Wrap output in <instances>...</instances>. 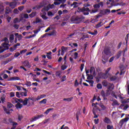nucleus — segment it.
Here are the masks:
<instances>
[{
	"instance_id": "f257e3e1",
	"label": "nucleus",
	"mask_w": 129,
	"mask_h": 129,
	"mask_svg": "<svg viewBox=\"0 0 129 129\" xmlns=\"http://www.w3.org/2000/svg\"><path fill=\"white\" fill-rule=\"evenodd\" d=\"M84 7L83 8H81L80 7L78 8L77 12L78 13H83L85 16H88L89 15V12H90V9L87 8V7H90V4H86L84 5Z\"/></svg>"
},
{
	"instance_id": "f03ea898",
	"label": "nucleus",
	"mask_w": 129,
	"mask_h": 129,
	"mask_svg": "<svg viewBox=\"0 0 129 129\" xmlns=\"http://www.w3.org/2000/svg\"><path fill=\"white\" fill-rule=\"evenodd\" d=\"M84 19H85V17L83 16H78L76 17H72L71 21L72 22H75L76 24H80V23L83 22Z\"/></svg>"
},
{
	"instance_id": "7ed1b4c3",
	"label": "nucleus",
	"mask_w": 129,
	"mask_h": 129,
	"mask_svg": "<svg viewBox=\"0 0 129 129\" xmlns=\"http://www.w3.org/2000/svg\"><path fill=\"white\" fill-rule=\"evenodd\" d=\"M41 117H44L43 114H40V115H38L37 116H35L30 119V122H34V121H36V120H38V119H39V118H41Z\"/></svg>"
},
{
	"instance_id": "20e7f679",
	"label": "nucleus",
	"mask_w": 129,
	"mask_h": 129,
	"mask_svg": "<svg viewBox=\"0 0 129 129\" xmlns=\"http://www.w3.org/2000/svg\"><path fill=\"white\" fill-rule=\"evenodd\" d=\"M98 77L100 79H107L108 76H107L106 73H103L102 72H100L98 74Z\"/></svg>"
},
{
	"instance_id": "39448f33",
	"label": "nucleus",
	"mask_w": 129,
	"mask_h": 129,
	"mask_svg": "<svg viewBox=\"0 0 129 129\" xmlns=\"http://www.w3.org/2000/svg\"><path fill=\"white\" fill-rule=\"evenodd\" d=\"M100 14L102 15V16H105L107 15V14H110V10L108 9H103L102 10L100 11Z\"/></svg>"
},
{
	"instance_id": "423d86ee",
	"label": "nucleus",
	"mask_w": 129,
	"mask_h": 129,
	"mask_svg": "<svg viewBox=\"0 0 129 129\" xmlns=\"http://www.w3.org/2000/svg\"><path fill=\"white\" fill-rule=\"evenodd\" d=\"M128 119H129L128 117H127L121 119L119 122V124L120 126L121 127H122V125H123V124L124 123V122H127V121H128Z\"/></svg>"
},
{
	"instance_id": "0eeeda50",
	"label": "nucleus",
	"mask_w": 129,
	"mask_h": 129,
	"mask_svg": "<svg viewBox=\"0 0 129 129\" xmlns=\"http://www.w3.org/2000/svg\"><path fill=\"white\" fill-rule=\"evenodd\" d=\"M103 6H104L103 2H101L98 4H95L93 6V8H94V9H99L100 7L101 8H103Z\"/></svg>"
},
{
	"instance_id": "6e6552de",
	"label": "nucleus",
	"mask_w": 129,
	"mask_h": 129,
	"mask_svg": "<svg viewBox=\"0 0 129 129\" xmlns=\"http://www.w3.org/2000/svg\"><path fill=\"white\" fill-rule=\"evenodd\" d=\"M23 65L25 66V67H27V68H31V64H30V62L28 60H25L22 62Z\"/></svg>"
},
{
	"instance_id": "1a4fd4ad",
	"label": "nucleus",
	"mask_w": 129,
	"mask_h": 129,
	"mask_svg": "<svg viewBox=\"0 0 129 129\" xmlns=\"http://www.w3.org/2000/svg\"><path fill=\"white\" fill-rule=\"evenodd\" d=\"M8 45H9V43H2V46H3L4 49H1V51L4 50V52H5L6 50H9V46H8Z\"/></svg>"
},
{
	"instance_id": "9d476101",
	"label": "nucleus",
	"mask_w": 129,
	"mask_h": 129,
	"mask_svg": "<svg viewBox=\"0 0 129 129\" xmlns=\"http://www.w3.org/2000/svg\"><path fill=\"white\" fill-rule=\"evenodd\" d=\"M44 7V4H43V3H40V5H37L34 7H33L32 10H39V9H41V8H43Z\"/></svg>"
},
{
	"instance_id": "9b49d317",
	"label": "nucleus",
	"mask_w": 129,
	"mask_h": 129,
	"mask_svg": "<svg viewBox=\"0 0 129 129\" xmlns=\"http://www.w3.org/2000/svg\"><path fill=\"white\" fill-rule=\"evenodd\" d=\"M90 73L91 74H92L93 73V76L94 77L96 76V74L95 73V68H94V67H91L90 68Z\"/></svg>"
},
{
	"instance_id": "f8f14e48",
	"label": "nucleus",
	"mask_w": 129,
	"mask_h": 129,
	"mask_svg": "<svg viewBox=\"0 0 129 129\" xmlns=\"http://www.w3.org/2000/svg\"><path fill=\"white\" fill-rule=\"evenodd\" d=\"M17 80H21L19 77H11L8 80V81H16Z\"/></svg>"
},
{
	"instance_id": "ddd939ff",
	"label": "nucleus",
	"mask_w": 129,
	"mask_h": 129,
	"mask_svg": "<svg viewBox=\"0 0 129 129\" xmlns=\"http://www.w3.org/2000/svg\"><path fill=\"white\" fill-rule=\"evenodd\" d=\"M10 13H12V9L9 7H7L5 9V14L6 15H9Z\"/></svg>"
},
{
	"instance_id": "4468645a",
	"label": "nucleus",
	"mask_w": 129,
	"mask_h": 129,
	"mask_svg": "<svg viewBox=\"0 0 129 129\" xmlns=\"http://www.w3.org/2000/svg\"><path fill=\"white\" fill-rule=\"evenodd\" d=\"M104 53L105 55L108 56V55H110V50L108 48H105L104 49Z\"/></svg>"
},
{
	"instance_id": "2eb2a0df",
	"label": "nucleus",
	"mask_w": 129,
	"mask_h": 129,
	"mask_svg": "<svg viewBox=\"0 0 129 129\" xmlns=\"http://www.w3.org/2000/svg\"><path fill=\"white\" fill-rule=\"evenodd\" d=\"M50 10L49 8V6L47 5V6H44L42 9L41 10L42 13H44V12H48Z\"/></svg>"
},
{
	"instance_id": "dca6fc26",
	"label": "nucleus",
	"mask_w": 129,
	"mask_h": 129,
	"mask_svg": "<svg viewBox=\"0 0 129 129\" xmlns=\"http://www.w3.org/2000/svg\"><path fill=\"white\" fill-rule=\"evenodd\" d=\"M36 16H37V12H36V11L32 12L29 15L30 19H33V18H35V17H36Z\"/></svg>"
},
{
	"instance_id": "f3484780",
	"label": "nucleus",
	"mask_w": 129,
	"mask_h": 129,
	"mask_svg": "<svg viewBox=\"0 0 129 129\" xmlns=\"http://www.w3.org/2000/svg\"><path fill=\"white\" fill-rule=\"evenodd\" d=\"M17 2H11L10 7L11 9H15L17 7Z\"/></svg>"
},
{
	"instance_id": "a211bd4d",
	"label": "nucleus",
	"mask_w": 129,
	"mask_h": 129,
	"mask_svg": "<svg viewBox=\"0 0 129 129\" xmlns=\"http://www.w3.org/2000/svg\"><path fill=\"white\" fill-rule=\"evenodd\" d=\"M103 121L104 122H105V123H107L108 124L109 123H111V121H110V119L107 117H105Z\"/></svg>"
},
{
	"instance_id": "6ab92c4d",
	"label": "nucleus",
	"mask_w": 129,
	"mask_h": 129,
	"mask_svg": "<svg viewBox=\"0 0 129 129\" xmlns=\"http://www.w3.org/2000/svg\"><path fill=\"white\" fill-rule=\"evenodd\" d=\"M108 89H109V90H113V89H114V85H113V84H110V83H109V85H108Z\"/></svg>"
},
{
	"instance_id": "aec40b11",
	"label": "nucleus",
	"mask_w": 129,
	"mask_h": 129,
	"mask_svg": "<svg viewBox=\"0 0 129 129\" xmlns=\"http://www.w3.org/2000/svg\"><path fill=\"white\" fill-rule=\"evenodd\" d=\"M57 35V31L56 30H53L50 33H48V36H53L54 37H56Z\"/></svg>"
},
{
	"instance_id": "412c9836",
	"label": "nucleus",
	"mask_w": 129,
	"mask_h": 129,
	"mask_svg": "<svg viewBox=\"0 0 129 129\" xmlns=\"http://www.w3.org/2000/svg\"><path fill=\"white\" fill-rule=\"evenodd\" d=\"M102 84L103 85V86H104V87H107V86H108L109 83H108L107 82V81L106 80H104L102 82Z\"/></svg>"
},
{
	"instance_id": "4be33fe9",
	"label": "nucleus",
	"mask_w": 129,
	"mask_h": 129,
	"mask_svg": "<svg viewBox=\"0 0 129 129\" xmlns=\"http://www.w3.org/2000/svg\"><path fill=\"white\" fill-rule=\"evenodd\" d=\"M14 40H15V36L14 34H11L9 37V41L10 43H13V42H14Z\"/></svg>"
},
{
	"instance_id": "5701e85b",
	"label": "nucleus",
	"mask_w": 129,
	"mask_h": 129,
	"mask_svg": "<svg viewBox=\"0 0 129 129\" xmlns=\"http://www.w3.org/2000/svg\"><path fill=\"white\" fill-rule=\"evenodd\" d=\"M113 103H112V106H115V105H119V103H118V102L117 101V100L114 99L112 100Z\"/></svg>"
},
{
	"instance_id": "b1692460",
	"label": "nucleus",
	"mask_w": 129,
	"mask_h": 129,
	"mask_svg": "<svg viewBox=\"0 0 129 129\" xmlns=\"http://www.w3.org/2000/svg\"><path fill=\"white\" fill-rule=\"evenodd\" d=\"M15 36L16 37H17V38H18L19 41H20V40H22V39L23 38V36L22 35V34L19 35V33H15Z\"/></svg>"
},
{
	"instance_id": "393cba45",
	"label": "nucleus",
	"mask_w": 129,
	"mask_h": 129,
	"mask_svg": "<svg viewBox=\"0 0 129 129\" xmlns=\"http://www.w3.org/2000/svg\"><path fill=\"white\" fill-rule=\"evenodd\" d=\"M12 103L15 104V103H19V99L14 97L12 99Z\"/></svg>"
},
{
	"instance_id": "a878e982",
	"label": "nucleus",
	"mask_w": 129,
	"mask_h": 129,
	"mask_svg": "<svg viewBox=\"0 0 129 129\" xmlns=\"http://www.w3.org/2000/svg\"><path fill=\"white\" fill-rule=\"evenodd\" d=\"M12 60L13 59L8 58L6 60L3 61V64L6 65V64H8V63H9V62H11Z\"/></svg>"
},
{
	"instance_id": "bb28decb",
	"label": "nucleus",
	"mask_w": 129,
	"mask_h": 129,
	"mask_svg": "<svg viewBox=\"0 0 129 129\" xmlns=\"http://www.w3.org/2000/svg\"><path fill=\"white\" fill-rule=\"evenodd\" d=\"M16 108L17 109H19V108L21 109L23 107V105L20 103H18L16 105H15Z\"/></svg>"
},
{
	"instance_id": "cd10ccee",
	"label": "nucleus",
	"mask_w": 129,
	"mask_h": 129,
	"mask_svg": "<svg viewBox=\"0 0 129 129\" xmlns=\"http://www.w3.org/2000/svg\"><path fill=\"white\" fill-rule=\"evenodd\" d=\"M73 99V97L68 98H64L63 99V101H68V102H70V101H72Z\"/></svg>"
},
{
	"instance_id": "c85d7f7f",
	"label": "nucleus",
	"mask_w": 129,
	"mask_h": 129,
	"mask_svg": "<svg viewBox=\"0 0 129 129\" xmlns=\"http://www.w3.org/2000/svg\"><path fill=\"white\" fill-rule=\"evenodd\" d=\"M46 96H47L45 94H42L40 96H37V100H40V99H41V98H45V97H46Z\"/></svg>"
},
{
	"instance_id": "c756f323",
	"label": "nucleus",
	"mask_w": 129,
	"mask_h": 129,
	"mask_svg": "<svg viewBox=\"0 0 129 129\" xmlns=\"http://www.w3.org/2000/svg\"><path fill=\"white\" fill-rule=\"evenodd\" d=\"M77 5H78V3L74 2L71 5V7H73L74 6V9H76V8H77V7H78Z\"/></svg>"
},
{
	"instance_id": "7c9ffc66",
	"label": "nucleus",
	"mask_w": 129,
	"mask_h": 129,
	"mask_svg": "<svg viewBox=\"0 0 129 129\" xmlns=\"http://www.w3.org/2000/svg\"><path fill=\"white\" fill-rule=\"evenodd\" d=\"M42 103L46 104V103H47V99H44L39 102L40 104H42Z\"/></svg>"
},
{
	"instance_id": "2f4dec72",
	"label": "nucleus",
	"mask_w": 129,
	"mask_h": 129,
	"mask_svg": "<svg viewBox=\"0 0 129 129\" xmlns=\"http://www.w3.org/2000/svg\"><path fill=\"white\" fill-rule=\"evenodd\" d=\"M102 60H104V61H106V62H107L108 61V57H106V55H103L102 56Z\"/></svg>"
},
{
	"instance_id": "473e14b6",
	"label": "nucleus",
	"mask_w": 129,
	"mask_h": 129,
	"mask_svg": "<svg viewBox=\"0 0 129 129\" xmlns=\"http://www.w3.org/2000/svg\"><path fill=\"white\" fill-rule=\"evenodd\" d=\"M29 99H27V98H25L24 100H23V105H27V104H28V101Z\"/></svg>"
},
{
	"instance_id": "72a5a7b5",
	"label": "nucleus",
	"mask_w": 129,
	"mask_h": 129,
	"mask_svg": "<svg viewBox=\"0 0 129 129\" xmlns=\"http://www.w3.org/2000/svg\"><path fill=\"white\" fill-rule=\"evenodd\" d=\"M54 109V108H49L47 110H46V111L44 112V114H48L49 112H50V111H51V110H53Z\"/></svg>"
},
{
	"instance_id": "f704fd0d",
	"label": "nucleus",
	"mask_w": 129,
	"mask_h": 129,
	"mask_svg": "<svg viewBox=\"0 0 129 129\" xmlns=\"http://www.w3.org/2000/svg\"><path fill=\"white\" fill-rule=\"evenodd\" d=\"M5 11V7L3 5H0V14H2Z\"/></svg>"
},
{
	"instance_id": "c9c22d12",
	"label": "nucleus",
	"mask_w": 129,
	"mask_h": 129,
	"mask_svg": "<svg viewBox=\"0 0 129 129\" xmlns=\"http://www.w3.org/2000/svg\"><path fill=\"white\" fill-rule=\"evenodd\" d=\"M3 108H4V111L6 112V113H7V114H10V113H11L10 111H9V110H8V109H7V108H6V107L4 106Z\"/></svg>"
},
{
	"instance_id": "e433bc0d",
	"label": "nucleus",
	"mask_w": 129,
	"mask_h": 129,
	"mask_svg": "<svg viewBox=\"0 0 129 129\" xmlns=\"http://www.w3.org/2000/svg\"><path fill=\"white\" fill-rule=\"evenodd\" d=\"M5 42V43H3V44H9V39L8 38L5 37L4 40H2V42Z\"/></svg>"
},
{
	"instance_id": "4c0bfd02",
	"label": "nucleus",
	"mask_w": 129,
	"mask_h": 129,
	"mask_svg": "<svg viewBox=\"0 0 129 129\" xmlns=\"http://www.w3.org/2000/svg\"><path fill=\"white\" fill-rule=\"evenodd\" d=\"M41 22H42V19L39 18H36L35 24H39V23H41Z\"/></svg>"
},
{
	"instance_id": "58836bf2",
	"label": "nucleus",
	"mask_w": 129,
	"mask_h": 129,
	"mask_svg": "<svg viewBox=\"0 0 129 129\" xmlns=\"http://www.w3.org/2000/svg\"><path fill=\"white\" fill-rule=\"evenodd\" d=\"M14 106V105L10 102L8 103L7 108H12Z\"/></svg>"
},
{
	"instance_id": "ea45409f",
	"label": "nucleus",
	"mask_w": 129,
	"mask_h": 129,
	"mask_svg": "<svg viewBox=\"0 0 129 129\" xmlns=\"http://www.w3.org/2000/svg\"><path fill=\"white\" fill-rule=\"evenodd\" d=\"M67 80V78H66V76H62L60 79L61 82H64V81H66Z\"/></svg>"
},
{
	"instance_id": "a19ab883",
	"label": "nucleus",
	"mask_w": 129,
	"mask_h": 129,
	"mask_svg": "<svg viewBox=\"0 0 129 129\" xmlns=\"http://www.w3.org/2000/svg\"><path fill=\"white\" fill-rule=\"evenodd\" d=\"M20 95L21 96H27L28 94L27 93V92H22L20 93Z\"/></svg>"
},
{
	"instance_id": "79ce46f5",
	"label": "nucleus",
	"mask_w": 129,
	"mask_h": 129,
	"mask_svg": "<svg viewBox=\"0 0 129 129\" xmlns=\"http://www.w3.org/2000/svg\"><path fill=\"white\" fill-rule=\"evenodd\" d=\"M25 85H26V86H27V87H30V86H32V84L31 83V82L30 81H27Z\"/></svg>"
},
{
	"instance_id": "37998d69",
	"label": "nucleus",
	"mask_w": 129,
	"mask_h": 129,
	"mask_svg": "<svg viewBox=\"0 0 129 129\" xmlns=\"http://www.w3.org/2000/svg\"><path fill=\"white\" fill-rule=\"evenodd\" d=\"M8 121L10 122V123L12 125V124H14V123H17V122L13 121V119L12 118H9L8 119Z\"/></svg>"
},
{
	"instance_id": "c03bdc74",
	"label": "nucleus",
	"mask_w": 129,
	"mask_h": 129,
	"mask_svg": "<svg viewBox=\"0 0 129 129\" xmlns=\"http://www.w3.org/2000/svg\"><path fill=\"white\" fill-rule=\"evenodd\" d=\"M61 74H62V73H61V72L58 71L56 72L55 76L57 77H61Z\"/></svg>"
},
{
	"instance_id": "a18cd8bd",
	"label": "nucleus",
	"mask_w": 129,
	"mask_h": 129,
	"mask_svg": "<svg viewBox=\"0 0 129 129\" xmlns=\"http://www.w3.org/2000/svg\"><path fill=\"white\" fill-rule=\"evenodd\" d=\"M79 115H80V112H77L76 114V117L78 121L79 120Z\"/></svg>"
},
{
	"instance_id": "49530a36",
	"label": "nucleus",
	"mask_w": 129,
	"mask_h": 129,
	"mask_svg": "<svg viewBox=\"0 0 129 129\" xmlns=\"http://www.w3.org/2000/svg\"><path fill=\"white\" fill-rule=\"evenodd\" d=\"M11 125H13V127H11V129H16L17 125H18V123H14V124H11Z\"/></svg>"
},
{
	"instance_id": "de8ad7c7",
	"label": "nucleus",
	"mask_w": 129,
	"mask_h": 129,
	"mask_svg": "<svg viewBox=\"0 0 129 129\" xmlns=\"http://www.w3.org/2000/svg\"><path fill=\"white\" fill-rule=\"evenodd\" d=\"M3 122L4 123H6V124H10V123L9 122V121H8V120L6 118H4L3 119Z\"/></svg>"
},
{
	"instance_id": "09e8293b",
	"label": "nucleus",
	"mask_w": 129,
	"mask_h": 129,
	"mask_svg": "<svg viewBox=\"0 0 129 129\" xmlns=\"http://www.w3.org/2000/svg\"><path fill=\"white\" fill-rule=\"evenodd\" d=\"M121 53H122V51H119L118 52V54L116 55V58L117 59H118L120 56H121Z\"/></svg>"
},
{
	"instance_id": "8fccbe9b",
	"label": "nucleus",
	"mask_w": 129,
	"mask_h": 129,
	"mask_svg": "<svg viewBox=\"0 0 129 129\" xmlns=\"http://www.w3.org/2000/svg\"><path fill=\"white\" fill-rule=\"evenodd\" d=\"M101 23L102 22H100L98 24L96 25L95 28L96 29H98V28H100L101 27Z\"/></svg>"
},
{
	"instance_id": "3c124183",
	"label": "nucleus",
	"mask_w": 129,
	"mask_h": 129,
	"mask_svg": "<svg viewBox=\"0 0 129 129\" xmlns=\"http://www.w3.org/2000/svg\"><path fill=\"white\" fill-rule=\"evenodd\" d=\"M47 16H48V17H53V16H54V14H53L52 12L49 11L47 12Z\"/></svg>"
},
{
	"instance_id": "603ef678",
	"label": "nucleus",
	"mask_w": 129,
	"mask_h": 129,
	"mask_svg": "<svg viewBox=\"0 0 129 129\" xmlns=\"http://www.w3.org/2000/svg\"><path fill=\"white\" fill-rule=\"evenodd\" d=\"M87 79L88 80H91V79H93V78H92V75H87Z\"/></svg>"
},
{
	"instance_id": "864d4df0",
	"label": "nucleus",
	"mask_w": 129,
	"mask_h": 129,
	"mask_svg": "<svg viewBox=\"0 0 129 129\" xmlns=\"http://www.w3.org/2000/svg\"><path fill=\"white\" fill-rule=\"evenodd\" d=\"M48 7L49 8V10L50 9H54V8H55L54 4H52V5L48 4Z\"/></svg>"
},
{
	"instance_id": "5fc2aeb1",
	"label": "nucleus",
	"mask_w": 129,
	"mask_h": 129,
	"mask_svg": "<svg viewBox=\"0 0 129 129\" xmlns=\"http://www.w3.org/2000/svg\"><path fill=\"white\" fill-rule=\"evenodd\" d=\"M67 67L68 66L66 65H63L61 67V70H62V71H64V70H65L66 69H67Z\"/></svg>"
},
{
	"instance_id": "6e6d98bb",
	"label": "nucleus",
	"mask_w": 129,
	"mask_h": 129,
	"mask_svg": "<svg viewBox=\"0 0 129 129\" xmlns=\"http://www.w3.org/2000/svg\"><path fill=\"white\" fill-rule=\"evenodd\" d=\"M20 55H21V53H20L19 52H17L16 53H15L14 57L15 58H18V57H19Z\"/></svg>"
},
{
	"instance_id": "4d7b16f0",
	"label": "nucleus",
	"mask_w": 129,
	"mask_h": 129,
	"mask_svg": "<svg viewBox=\"0 0 129 129\" xmlns=\"http://www.w3.org/2000/svg\"><path fill=\"white\" fill-rule=\"evenodd\" d=\"M120 75H122V74H124L125 72V71L124 70V69H121V68H120Z\"/></svg>"
},
{
	"instance_id": "13d9d810",
	"label": "nucleus",
	"mask_w": 129,
	"mask_h": 129,
	"mask_svg": "<svg viewBox=\"0 0 129 129\" xmlns=\"http://www.w3.org/2000/svg\"><path fill=\"white\" fill-rule=\"evenodd\" d=\"M97 88H98V89H102V85H101V84H98L97 85Z\"/></svg>"
},
{
	"instance_id": "bf43d9fd",
	"label": "nucleus",
	"mask_w": 129,
	"mask_h": 129,
	"mask_svg": "<svg viewBox=\"0 0 129 129\" xmlns=\"http://www.w3.org/2000/svg\"><path fill=\"white\" fill-rule=\"evenodd\" d=\"M14 24H17V23H20V21H19V18H16L13 21Z\"/></svg>"
},
{
	"instance_id": "052dcab7",
	"label": "nucleus",
	"mask_w": 129,
	"mask_h": 129,
	"mask_svg": "<svg viewBox=\"0 0 129 129\" xmlns=\"http://www.w3.org/2000/svg\"><path fill=\"white\" fill-rule=\"evenodd\" d=\"M89 84H90V86L91 87H93V83H94V81H93V80H90V82L89 83Z\"/></svg>"
},
{
	"instance_id": "680f3d73",
	"label": "nucleus",
	"mask_w": 129,
	"mask_h": 129,
	"mask_svg": "<svg viewBox=\"0 0 129 129\" xmlns=\"http://www.w3.org/2000/svg\"><path fill=\"white\" fill-rule=\"evenodd\" d=\"M24 8H25V7H24V6H22L19 7L18 9L19 11H20V12H22V11L24 10Z\"/></svg>"
},
{
	"instance_id": "e2e57ef3",
	"label": "nucleus",
	"mask_w": 129,
	"mask_h": 129,
	"mask_svg": "<svg viewBox=\"0 0 129 129\" xmlns=\"http://www.w3.org/2000/svg\"><path fill=\"white\" fill-rule=\"evenodd\" d=\"M79 85V83H78V80H76L75 82V87H77Z\"/></svg>"
},
{
	"instance_id": "0e129e2a",
	"label": "nucleus",
	"mask_w": 129,
	"mask_h": 129,
	"mask_svg": "<svg viewBox=\"0 0 129 129\" xmlns=\"http://www.w3.org/2000/svg\"><path fill=\"white\" fill-rule=\"evenodd\" d=\"M101 94L102 97H105V92H104V91L102 90L101 92Z\"/></svg>"
},
{
	"instance_id": "69168bd1",
	"label": "nucleus",
	"mask_w": 129,
	"mask_h": 129,
	"mask_svg": "<svg viewBox=\"0 0 129 129\" xmlns=\"http://www.w3.org/2000/svg\"><path fill=\"white\" fill-rule=\"evenodd\" d=\"M113 128V126L110 125H107V129H112Z\"/></svg>"
},
{
	"instance_id": "338daca9",
	"label": "nucleus",
	"mask_w": 129,
	"mask_h": 129,
	"mask_svg": "<svg viewBox=\"0 0 129 129\" xmlns=\"http://www.w3.org/2000/svg\"><path fill=\"white\" fill-rule=\"evenodd\" d=\"M23 16H24V19H28L29 18V15H28L27 14H24Z\"/></svg>"
},
{
	"instance_id": "774afa93",
	"label": "nucleus",
	"mask_w": 129,
	"mask_h": 129,
	"mask_svg": "<svg viewBox=\"0 0 129 129\" xmlns=\"http://www.w3.org/2000/svg\"><path fill=\"white\" fill-rule=\"evenodd\" d=\"M14 14H19V10H18L17 9H14L13 11Z\"/></svg>"
}]
</instances>
